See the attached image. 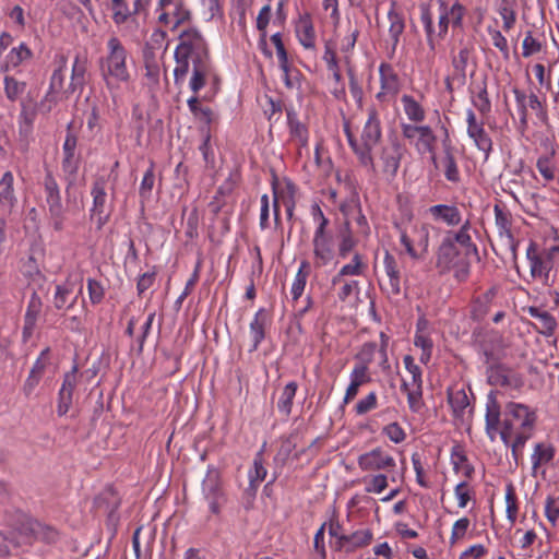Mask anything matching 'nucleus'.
<instances>
[{"mask_svg": "<svg viewBox=\"0 0 559 559\" xmlns=\"http://www.w3.org/2000/svg\"><path fill=\"white\" fill-rule=\"evenodd\" d=\"M471 222L466 219L457 230H447L436 252V267L441 274L453 271L457 282H465L471 273L468 255L477 252L469 235Z\"/></svg>", "mask_w": 559, "mask_h": 559, "instance_id": "nucleus-1", "label": "nucleus"}, {"mask_svg": "<svg viewBox=\"0 0 559 559\" xmlns=\"http://www.w3.org/2000/svg\"><path fill=\"white\" fill-rule=\"evenodd\" d=\"M419 9L427 45L432 51L437 43L447 36L450 25L462 28L466 14V8L459 0H430L429 3H421Z\"/></svg>", "mask_w": 559, "mask_h": 559, "instance_id": "nucleus-2", "label": "nucleus"}, {"mask_svg": "<svg viewBox=\"0 0 559 559\" xmlns=\"http://www.w3.org/2000/svg\"><path fill=\"white\" fill-rule=\"evenodd\" d=\"M367 116L359 139L354 135L348 122L344 123V133L358 163L364 168L376 173L377 167L372 152L382 138V127L379 110L374 106L367 109Z\"/></svg>", "mask_w": 559, "mask_h": 559, "instance_id": "nucleus-3", "label": "nucleus"}, {"mask_svg": "<svg viewBox=\"0 0 559 559\" xmlns=\"http://www.w3.org/2000/svg\"><path fill=\"white\" fill-rule=\"evenodd\" d=\"M100 75L106 87L112 93L121 83L130 81L128 51L120 39L112 36L107 41L106 56L99 60Z\"/></svg>", "mask_w": 559, "mask_h": 559, "instance_id": "nucleus-4", "label": "nucleus"}, {"mask_svg": "<svg viewBox=\"0 0 559 559\" xmlns=\"http://www.w3.org/2000/svg\"><path fill=\"white\" fill-rule=\"evenodd\" d=\"M536 420L535 413L528 406L510 402L504 408V418L499 431L500 438L506 445L516 432H531Z\"/></svg>", "mask_w": 559, "mask_h": 559, "instance_id": "nucleus-5", "label": "nucleus"}, {"mask_svg": "<svg viewBox=\"0 0 559 559\" xmlns=\"http://www.w3.org/2000/svg\"><path fill=\"white\" fill-rule=\"evenodd\" d=\"M559 254V248L538 251L537 245L531 242L526 249V259L530 263V273L534 280H540L544 284L548 283L550 271L554 267V259Z\"/></svg>", "mask_w": 559, "mask_h": 559, "instance_id": "nucleus-6", "label": "nucleus"}, {"mask_svg": "<svg viewBox=\"0 0 559 559\" xmlns=\"http://www.w3.org/2000/svg\"><path fill=\"white\" fill-rule=\"evenodd\" d=\"M175 55L191 57V61L210 59L207 44L200 31L194 27L183 29L179 34V44Z\"/></svg>", "mask_w": 559, "mask_h": 559, "instance_id": "nucleus-7", "label": "nucleus"}, {"mask_svg": "<svg viewBox=\"0 0 559 559\" xmlns=\"http://www.w3.org/2000/svg\"><path fill=\"white\" fill-rule=\"evenodd\" d=\"M44 188L50 224L56 231H61L64 227L66 210L61 202L59 186L50 173L45 176Z\"/></svg>", "mask_w": 559, "mask_h": 559, "instance_id": "nucleus-8", "label": "nucleus"}, {"mask_svg": "<svg viewBox=\"0 0 559 559\" xmlns=\"http://www.w3.org/2000/svg\"><path fill=\"white\" fill-rule=\"evenodd\" d=\"M513 95L515 98L518 112L520 116L519 130L522 133L525 132L528 128L530 109L536 114L537 118L542 122H545L547 120L546 106L534 92L526 94L524 91L513 88Z\"/></svg>", "mask_w": 559, "mask_h": 559, "instance_id": "nucleus-9", "label": "nucleus"}, {"mask_svg": "<svg viewBox=\"0 0 559 559\" xmlns=\"http://www.w3.org/2000/svg\"><path fill=\"white\" fill-rule=\"evenodd\" d=\"M450 56L453 67V80L464 83L467 68L475 59L474 41L471 38H460L457 45L451 48Z\"/></svg>", "mask_w": 559, "mask_h": 559, "instance_id": "nucleus-10", "label": "nucleus"}, {"mask_svg": "<svg viewBox=\"0 0 559 559\" xmlns=\"http://www.w3.org/2000/svg\"><path fill=\"white\" fill-rule=\"evenodd\" d=\"M202 493L209 503L211 513L218 514L221 507L225 501V496L222 489V480L219 472L210 467L202 481Z\"/></svg>", "mask_w": 559, "mask_h": 559, "instance_id": "nucleus-11", "label": "nucleus"}, {"mask_svg": "<svg viewBox=\"0 0 559 559\" xmlns=\"http://www.w3.org/2000/svg\"><path fill=\"white\" fill-rule=\"evenodd\" d=\"M380 91L376 99L384 103L394 98L401 90V79L391 63L381 62L379 66Z\"/></svg>", "mask_w": 559, "mask_h": 559, "instance_id": "nucleus-12", "label": "nucleus"}, {"mask_svg": "<svg viewBox=\"0 0 559 559\" xmlns=\"http://www.w3.org/2000/svg\"><path fill=\"white\" fill-rule=\"evenodd\" d=\"M358 466L361 471L378 472V471H392L396 466V462L392 455L386 453L382 448L378 447L369 452L362 453L357 460Z\"/></svg>", "mask_w": 559, "mask_h": 559, "instance_id": "nucleus-13", "label": "nucleus"}, {"mask_svg": "<svg viewBox=\"0 0 559 559\" xmlns=\"http://www.w3.org/2000/svg\"><path fill=\"white\" fill-rule=\"evenodd\" d=\"M403 155L404 148L396 141L382 146L379 153L378 164L381 173L388 179H393L397 175Z\"/></svg>", "mask_w": 559, "mask_h": 559, "instance_id": "nucleus-14", "label": "nucleus"}, {"mask_svg": "<svg viewBox=\"0 0 559 559\" xmlns=\"http://www.w3.org/2000/svg\"><path fill=\"white\" fill-rule=\"evenodd\" d=\"M467 134L474 141L478 150L485 153V159L489 157L492 151V140L484 128L483 121H477L476 115L472 109L466 111Z\"/></svg>", "mask_w": 559, "mask_h": 559, "instance_id": "nucleus-15", "label": "nucleus"}, {"mask_svg": "<svg viewBox=\"0 0 559 559\" xmlns=\"http://www.w3.org/2000/svg\"><path fill=\"white\" fill-rule=\"evenodd\" d=\"M81 378L82 374H79L76 365H74L72 369L64 374L63 382L58 394L57 413L59 416H64L69 412L72 405L74 389L79 384Z\"/></svg>", "mask_w": 559, "mask_h": 559, "instance_id": "nucleus-16", "label": "nucleus"}, {"mask_svg": "<svg viewBox=\"0 0 559 559\" xmlns=\"http://www.w3.org/2000/svg\"><path fill=\"white\" fill-rule=\"evenodd\" d=\"M312 245L316 267H322L333 260V237L326 230H316Z\"/></svg>", "mask_w": 559, "mask_h": 559, "instance_id": "nucleus-17", "label": "nucleus"}, {"mask_svg": "<svg viewBox=\"0 0 559 559\" xmlns=\"http://www.w3.org/2000/svg\"><path fill=\"white\" fill-rule=\"evenodd\" d=\"M106 179L98 177L93 183L92 195L93 206L91 209V217H96L97 229H102L108 221V215L104 214L106 203Z\"/></svg>", "mask_w": 559, "mask_h": 559, "instance_id": "nucleus-18", "label": "nucleus"}, {"mask_svg": "<svg viewBox=\"0 0 559 559\" xmlns=\"http://www.w3.org/2000/svg\"><path fill=\"white\" fill-rule=\"evenodd\" d=\"M373 538L370 530H358L349 535L341 536L338 544H332L336 551H345L347 554L355 551L358 548L368 546Z\"/></svg>", "mask_w": 559, "mask_h": 559, "instance_id": "nucleus-19", "label": "nucleus"}, {"mask_svg": "<svg viewBox=\"0 0 559 559\" xmlns=\"http://www.w3.org/2000/svg\"><path fill=\"white\" fill-rule=\"evenodd\" d=\"M435 222L444 223L449 227L462 226V213L455 205L436 204L427 210Z\"/></svg>", "mask_w": 559, "mask_h": 559, "instance_id": "nucleus-20", "label": "nucleus"}, {"mask_svg": "<svg viewBox=\"0 0 559 559\" xmlns=\"http://www.w3.org/2000/svg\"><path fill=\"white\" fill-rule=\"evenodd\" d=\"M500 416H501V408L497 401L496 393L493 391H490L487 395V402H486V433L489 437L491 441L496 439L497 433H499L500 429Z\"/></svg>", "mask_w": 559, "mask_h": 559, "instance_id": "nucleus-21", "label": "nucleus"}, {"mask_svg": "<svg viewBox=\"0 0 559 559\" xmlns=\"http://www.w3.org/2000/svg\"><path fill=\"white\" fill-rule=\"evenodd\" d=\"M383 264L389 281L382 288L385 289L390 296H399L401 294L400 269L395 258L389 251H385Z\"/></svg>", "mask_w": 559, "mask_h": 559, "instance_id": "nucleus-22", "label": "nucleus"}, {"mask_svg": "<svg viewBox=\"0 0 559 559\" xmlns=\"http://www.w3.org/2000/svg\"><path fill=\"white\" fill-rule=\"evenodd\" d=\"M87 74V57L76 55L72 64L71 81L68 88L64 91L67 94L82 92L86 84Z\"/></svg>", "mask_w": 559, "mask_h": 559, "instance_id": "nucleus-23", "label": "nucleus"}, {"mask_svg": "<svg viewBox=\"0 0 559 559\" xmlns=\"http://www.w3.org/2000/svg\"><path fill=\"white\" fill-rule=\"evenodd\" d=\"M111 19L116 25H123L129 23L135 28L139 27V22L130 7V0H111L110 3Z\"/></svg>", "mask_w": 559, "mask_h": 559, "instance_id": "nucleus-24", "label": "nucleus"}, {"mask_svg": "<svg viewBox=\"0 0 559 559\" xmlns=\"http://www.w3.org/2000/svg\"><path fill=\"white\" fill-rule=\"evenodd\" d=\"M192 62V76L189 82L191 91L197 94L205 86L206 79L212 73V63L210 59L194 60Z\"/></svg>", "mask_w": 559, "mask_h": 559, "instance_id": "nucleus-25", "label": "nucleus"}, {"mask_svg": "<svg viewBox=\"0 0 559 559\" xmlns=\"http://www.w3.org/2000/svg\"><path fill=\"white\" fill-rule=\"evenodd\" d=\"M388 19L390 22L389 36L392 41L389 58L392 59L400 43V37L404 33L405 21L403 14L395 10V3H392V7L388 12Z\"/></svg>", "mask_w": 559, "mask_h": 559, "instance_id": "nucleus-26", "label": "nucleus"}, {"mask_svg": "<svg viewBox=\"0 0 559 559\" xmlns=\"http://www.w3.org/2000/svg\"><path fill=\"white\" fill-rule=\"evenodd\" d=\"M436 143L437 136L433 133L432 129L429 126H425V128L414 142V145L416 151L420 155L429 154L435 167H438V159L436 156Z\"/></svg>", "mask_w": 559, "mask_h": 559, "instance_id": "nucleus-27", "label": "nucleus"}, {"mask_svg": "<svg viewBox=\"0 0 559 559\" xmlns=\"http://www.w3.org/2000/svg\"><path fill=\"white\" fill-rule=\"evenodd\" d=\"M526 311L532 318H535L540 322V326L533 324V328L536 332L543 334L546 337L554 335L558 323L551 313L534 306L528 307Z\"/></svg>", "mask_w": 559, "mask_h": 559, "instance_id": "nucleus-28", "label": "nucleus"}, {"mask_svg": "<svg viewBox=\"0 0 559 559\" xmlns=\"http://www.w3.org/2000/svg\"><path fill=\"white\" fill-rule=\"evenodd\" d=\"M296 35L300 45L306 49H314L316 32L312 20L308 13L300 15L296 23Z\"/></svg>", "mask_w": 559, "mask_h": 559, "instance_id": "nucleus-29", "label": "nucleus"}, {"mask_svg": "<svg viewBox=\"0 0 559 559\" xmlns=\"http://www.w3.org/2000/svg\"><path fill=\"white\" fill-rule=\"evenodd\" d=\"M32 58V49L25 43H20L19 46L13 47L5 56L4 63L1 67V71L8 72L10 70H14L22 63L29 61Z\"/></svg>", "mask_w": 559, "mask_h": 559, "instance_id": "nucleus-30", "label": "nucleus"}, {"mask_svg": "<svg viewBox=\"0 0 559 559\" xmlns=\"http://www.w3.org/2000/svg\"><path fill=\"white\" fill-rule=\"evenodd\" d=\"M286 115L292 140L295 141L300 148L307 147L309 133L306 124L299 121L293 108H287Z\"/></svg>", "mask_w": 559, "mask_h": 559, "instance_id": "nucleus-31", "label": "nucleus"}, {"mask_svg": "<svg viewBox=\"0 0 559 559\" xmlns=\"http://www.w3.org/2000/svg\"><path fill=\"white\" fill-rule=\"evenodd\" d=\"M14 177L11 171H5L0 179V206L11 213L17 199L13 189Z\"/></svg>", "mask_w": 559, "mask_h": 559, "instance_id": "nucleus-32", "label": "nucleus"}, {"mask_svg": "<svg viewBox=\"0 0 559 559\" xmlns=\"http://www.w3.org/2000/svg\"><path fill=\"white\" fill-rule=\"evenodd\" d=\"M441 167L448 181L457 183L460 181V171L452 147L444 143V156L438 160V167Z\"/></svg>", "mask_w": 559, "mask_h": 559, "instance_id": "nucleus-33", "label": "nucleus"}, {"mask_svg": "<svg viewBox=\"0 0 559 559\" xmlns=\"http://www.w3.org/2000/svg\"><path fill=\"white\" fill-rule=\"evenodd\" d=\"M266 322V311L264 309L258 310L253 317V320L250 323V334L252 338V346L250 348V352L257 350L260 343L264 340Z\"/></svg>", "mask_w": 559, "mask_h": 559, "instance_id": "nucleus-34", "label": "nucleus"}, {"mask_svg": "<svg viewBox=\"0 0 559 559\" xmlns=\"http://www.w3.org/2000/svg\"><path fill=\"white\" fill-rule=\"evenodd\" d=\"M265 443L263 444L262 449L255 453L253 459V468L249 471L248 477H249V488L255 491L259 487V485L265 479L266 477V468L264 467V452Z\"/></svg>", "mask_w": 559, "mask_h": 559, "instance_id": "nucleus-35", "label": "nucleus"}, {"mask_svg": "<svg viewBox=\"0 0 559 559\" xmlns=\"http://www.w3.org/2000/svg\"><path fill=\"white\" fill-rule=\"evenodd\" d=\"M366 267L367 265L364 263L362 257L359 253H355L352 262L343 265L340 272L332 278V284H340L344 276H359Z\"/></svg>", "mask_w": 559, "mask_h": 559, "instance_id": "nucleus-36", "label": "nucleus"}, {"mask_svg": "<svg viewBox=\"0 0 559 559\" xmlns=\"http://www.w3.org/2000/svg\"><path fill=\"white\" fill-rule=\"evenodd\" d=\"M448 401L456 418H463L466 408L469 406V400L464 389L449 390Z\"/></svg>", "mask_w": 559, "mask_h": 559, "instance_id": "nucleus-37", "label": "nucleus"}, {"mask_svg": "<svg viewBox=\"0 0 559 559\" xmlns=\"http://www.w3.org/2000/svg\"><path fill=\"white\" fill-rule=\"evenodd\" d=\"M95 504L111 516L120 506V498L112 487H108L96 498Z\"/></svg>", "mask_w": 559, "mask_h": 559, "instance_id": "nucleus-38", "label": "nucleus"}, {"mask_svg": "<svg viewBox=\"0 0 559 559\" xmlns=\"http://www.w3.org/2000/svg\"><path fill=\"white\" fill-rule=\"evenodd\" d=\"M510 369L501 364H492L487 370V379L490 385L509 386L512 384Z\"/></svg>", "mask_w": 559, "mask_h": 559, "instance_id": "nucleus-39", "label": "nucleus"}, {"mask_svg": "<svg viewBox=\"0 0 559 559\" xmlns=\"http://www.w3.org/2000/svg\"><path fill=\"white\" fill-rule=\"evenodd\" d=\"M421 324H425V321H419L417 323V332L414 337V345L421 349L419 357L420 362L427 365L431 359L433 342L427 334L423 333L420 328Z\"/></svg>", "mask_w": 559, "mask_h": 559, "instance_id": "nucleus-40", "label": "nucleus"}, {"mask_svg": "<svg viewBox=\"0 0 559 559\" xmlns=\"http://www.w3.org/2000/svg\"><path fill=\"white\" fill-rule=\"evenodd\" d=\"M401 102L405 115L412 122L419 123L425 120L426 111L413 96L405 94L402 96Z\"/></svg>", "mask_w": 559, "mask_h": 559, "instance_id": "nucleus-41", "label": "nucleus"}, {"mask_svg": "<svg viewBox=\"0 0 559 559\" xmlns=\"http://www.w3.org/2000/svg\"><path fill=\"white\" fill-rule=\"evenodd\" d=\"M297 389L298 384L295 381H290L284 386L281 393V396L277 402V408L280 413H282L285 416H289L292 413L293 401L296 395Z\"/></svg>", "mask_w": 559, "mask_h": 559, "instance_id": "nucleus-42", "label": "nucleus"}, {"mask_svg": "<svg viewBox=\"0 0 559 559\" xmlns=\"http://www.w3.org/2000/svg\"><path fill=\"white\" fill-rule=\"evenodd\" d=\"M270 19H271V7H270V4H265L264 7L261 8V10L258 14L257 28L260 32L259 44H260V46H262L263 52L267 57L272 56L271 51H269L266 48V27L270 23Z\"/></svg>", "mask_w": 559, "mask_h": 559, "instance_id": "nucleus-43", "label": "nucleus"}, {"mask_svg": "<svg viewBox=\"0 0 559 559\" xmlns=\"http://www.w3.org/2000/svg\"><path fill=\"white\" fill-rule=\"evenodd\" d=\"M4 94L10 102H16L26 90V82L20 81L13 75H5L3 79Z\"/></svg>", "mask_w": 559, "mask_h": 559, "instance_id": "nucleus-44", "label": "nucleus"}, {"mask_svg": "<svg viewBox=\"0 0 559 559\" xmlns=\"http://www.w3.org/2000/svg\"><path fill=\"white\" fill-rule=\"evenodd\" d=\"M495 212V223L499 231L500 238L508 236V234H512L511 225H512V215L511 213L496 204L493 207Z\"/></svg>", "mask_w": 559, "mask_h": 559, "instance_id": "nucleus-45", "label": "nucleus"}, {"mask_svg": "<svg viewBox=\"0 0 559 559\" xmlns=\"http://www.w3.org/2000/svg\"><path fill=\"white\" fill-rule=\"evenodd\" d=\"M67 70V57L64 55L59 56L58 60V67L53 70L50 83H49V91L58 94L62 88L64 84V73Z\"/></svg>", "mask_w": 559, "mask_h": 559, "instance_id": "nucleus-46", "label": "nucleus"}, {"mask_svg": "<svg viewBox=\"0 0 559 559\" xmlns=\"http://www.w3.org/2000/svg\"><path fill=\"white\" fill-rule=\"evenodd\" d=\"M555 455V449L550 444L537 443L532 454V465L536 469L538 466L549 463Z\"/></svg>", "mask_w": 559, "mask_h": 559, "instance_id": "nucleus-47", "label": "nucleus"}, {"mask_svg": "<svg viewBox=\"0 0 559 559\" xmlns=\"http://www.w3.org/2000/svg\"><path fill=\"white\" fill-rule=\"evenodd\" d=\"M307 269H309V263L307 261H302L292 284L290 293L293 300L299 299L305 290L308 277V272H306Z\"/></svg>", "mask_w": 559, "mask_h": 559, "instance_id": "nucleus-48", "label": "nucleus"}, {"mask_svg": "<svg viewBox=\"0 0 559 559\" xmlns=\"http://www.w3.org/2000/svg\"><path fill=\"white\" fill-rule=\"evenodd\" d=\"M401 389L407 394L409 409L414 413H418L424 406L423 389L409 388L407 381H403Z\"/></svg>", "mask_w": 559, "mask_h": 559, "instance_id": "nucleus-49", "label": "nucleus"}, {"mask_svg": "<svg viewBox=\"0 0 559 559\" xmlns=\"http://www.w3.org/2000/svg\"><path fill=\"white\" fill-rule=\"evenodd\" d=\"M79 169V159L75 156H63L62 170L68 181L67 193H70V189L73 187L76 174Z\"/></svg>", "mask_w": 559, "mask_h": 559, "instance_id": "nucleus-50", "label": "nucleus"}, {"mask_svg": "<svg viewBox=\"0 0 559 559\" xmlns=\"http://www.w3.org/2000/svg\"><path fill=\"white\" fill-rule=\"evenodd\" d=\"M31 531L35 534V539L46 543H55L58 538V532L51 526L43 523H31Z\"/></svg>", "mask_w": 559, "mask_h": 559, "instance_id": "nucleus-51", "label": "nucleus"}, {"mask_svg": "<svg viewBox=\"0 0 559 559\" xmlns=\"http://www.w3.org/2000/svg\"><path fill=\"white\" fill-rule=\"evenodd\" d=\"M514 440L510 439V442L507 447L511 448L512 456L518 463L523 456V448L526 441L531 438V432H516L513 435Z\"/></svg>", "mask_w": 559, "mask_h": 559, "instance_id": "nucleus-52", "label": "nucleus"}, {"mask_svg": "<svg viewBox=\"0 0 559 559\" xmlns=\"http://www.w3.org/2000/svg\"><path fill=\"white\" fill-rule=\"evenodd\" d=\"M144 69H145V78L152 83V84H158L159 81V62L154 57L153 53H145L144 56Z\"/></svg>", "mask_w": 559, "mask_h": 559, "instance_id": "nucleus-53", "label": "nucleus"}, {"mask_svg": "<svg viewBox=\"0 0 559 559\" xmlns=\"http://www.w3.org/2000/svg\"><path fill=\"white\" fill-rule=\"evenodd\" d=\"M170 13H171V19H173V26H171L173 29L185 24L186 22H189L191 19V12L183 5L181 0H179L171 8Z\"/></svg>", "mask_w": 559, "mask_h": 559, "instance_id": "nucleus-54", "label": "nucleus"}, {"mask_svg": "<svg viewBox=\"0 0 559 559\" xmlns=\"http://www.w3.org/2000/svg\"><path fill=\"white\" fill-rule=\"evenodd\" d=\"M176 58V68L174 69L175 84H182L186 80V76L190 69L191 57H182L175 55Z\"/></svg>", "mask_w": 559, "mask_h": 559, "instance_id": "nucleus-55", "label": "nucleus"}, {"mask_svg": "<svg viewBox=\"0 0 559 559\" xmlns=\"http://www.w3.org/2000/svg\"><path fill=\"white\" fill-rule=\"evenodd\" d=\"M72 293V289L68 286L58 285L56 287V293L53 297V306L57 309H63V308H72L75 304L76 298H74L69 305H67L68 297Z\"/></svg>", "mask_w": 559, "mask_h": 559, "instance_id": "nucleus-56", "label": "nucleus"}, {"mask_svg": "<svg viewBox=\"0 0 559 559\" xmlns=\"http://www.w3.org/2000/svg\"><path fill=\"white\" fill-rule=\"evenodd\" d=\"M271 41L274 44V46L276 48V55H277V58H278L281 70L282 71H286L287 70V63H289V60H288V53H287L286 48L284 46V43L282 40L281 33L273 34L271 36Z\"/></svg>", "mask_w": 559, "mask_h": 559, "instance_id": "nucleus-57", "label": "nucleus"}, {"mask_svg": "<svg viewBox=\"0 0 559 559\" xmlns=\"http://www.w3.org/2000/svg\"><path fill=\"white\" fill-rule=\"evenodd\" d=\"M471 522L467 518H461L460 520L455 521V523L452 526L451 537H450V545H455L459 540H461L465 534L467 533L469 528Z\"/></svg>", "mask_w": 559, "mask_h": 559, "instance_id": "nucleus-58", "label": "nucleus"}, {"mask_svg": "<svg viewBox=\"0 0 559 559\" xmlns=\"http://www.w3.org/2000/svg\"><path fill=\"white\" fill-rule=\"evenodd\" d=\"M87 292L90 301L93 305L100 304L105 297V289L103 285L94 278H87Z\"/></svg>", "mask_w": 559, "mask_h": 559, "instance_id": "nucleus-59", "label": "nucleus"}, {"mask_svg": "<svg viewBox=\"0 0 559 559\" xmlns=\"http://www.w3.org/2000/svg\"><path fill=\"white\" fill-rule=\"evenodd\" d=\"M536 168L546 181H551L555 178V166L551 157L540 156L537 159Z\"/></svg>", "mask_w": 559, "mask_h": 559, "instance_id": "nucleus-60", "label": "nucleus"}, {"mask_svg": "<svg viewBox=\"0 0 559 559\" xmlns=\"http://www.w3.org/2000/svg\"><path fill=\"white\" fill-rule=\"evenodd\" d=\"M155 182L153 165L145 171L140 185L139 194L142 199H150Z\"/></svg>", "mask_w": 559, "mask_h": 559, "instance_id": "nucleus-61", "label": "nucleus"}, {"mask_svg": "<svg viewBox=\"0 0 559 559\" xmlns=\"http://www.w3.org/2000/svg\"><path fill=\"white\" fill-rule=\"evenodd\" d=\"M473 104L484 117L491 111V102L486 85L480 88Z\"/></svg>", "mask_w": 559, "mask_h": 559, "instance_id": "nucleus-62", "label": "nucleus"}, {"mask_svg": "<svg viewBox=\"0 0 559 559\" xmlns=\"http://www.w3.org/2000/svg\"><path fill=\"white\" fill-rule=\"evenodd\" d=\"M388 483L389 477L385 474L372 475L366 486V491L372 493H381L388 487Z\"/></svg>", "mask_w": 559, "mask_h": 559, "instance_id": "nucleus-63", "label": "nucleus"}, {"mask_svg": "<svg viewBox=\"0 0 559 559\" xmlns=\"http://www.w3.org/2000/svg\"><path fill=\"white\" fill-rule=\"evenodd\" d=\"M545 514L554 525L559 521V496L548 497L545 504Z\"/></svg>", "mask_w": 559, "mask_h": 559, "instance_id": "nucleus-64", "label": "nucleus"}]
</instances>
